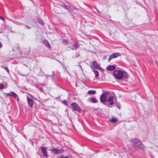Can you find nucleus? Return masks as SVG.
<instances>
[{
	"label": "nucleus",
	"instance_id": "f257e3e1",
	"mask_svg": "<svg viewBox=\"0 0 158 158\" xmlns=\"http://www.w3.org/2000/svg\"><path fill=\"white\" fill-rule=\"evenodd\" d=\"M113 74L116 78L118 80H121L122 81H127L129 77L128 74L126 72L123 71L122 72L119 70H115L113 73Z\"/></svg>",
	"mask_w": 158,
	"mask_h": 158
},
{
	"label": "nucleus",
	"instance_id": "f03ea898",
	"mask_svg": "<svg viewBox=\"0 0 158 158\" xmlns=\"http://www.w3.org/2000/svg\"><path fill=\"white\" fill-rule=\"evenodd\" d=\"M131 144L135 147H139L140 149H143L144 148L141 141L135 138L132 139Z\"/></svg>",
	"mask_w": 158,
	"mask_h": 158
},
{
	"label": "nucleus",
	"instance_id": "7ed1b4c3",
	"mask_svg": "<svg viewBox=\"0 0 158 158\" xmlns=\"http://www.w3.org/2000/svg\"><path fill=\"white\" fill-rule=\"evenodd\" d=\"M110 93L108 92L104 91L100 97V101L102 103L105 102L106 100V98L109 94Z\"/></svg>",
	"mask_w": 158,
	"mask_h": 158
},
{
	"label": "nucleus",
	"instance_id": "20e7f679",
	"mask_svg": "<svg viewBox=\"0 0 158 158\" xmlns=\"http://www.w3.org/2000/svg\"><path fill=\"white\" fill-rule=\"evenodd\" d=\"M73 111H76L80 112L81 110L79 106L76 102H73L71 104Z\"/></svg>",
	"mask_w": 158,
	"mask_h": 158
},
{
	"label": "nucleus",
	"instance_id": "39448f33",
	"mask_svg": "<svg viewBox=\"0 0 158 158\" xmlns=\"http://www.w3.org/2000/svg\"><path fill=\"white\" fill-rule=\"evenodd\" d=\"M90 67L91 68L97 69L100 70H103V69L95 61H93L92 63L90 64Z\"/></svg>",
	"mask_w": 158,
	"mask_h": 158
},
{
	"label": "nucleus",
	"instance_id": "423d86ee",
	"mask_svg": "<svg viewBox=\"0 0 158 158\" xmlns=\"http://www.w3.org/2000/svg\"><path fill=\"white\" fill-rule=\"evenodd\" d=\"M121 54L119 53H115L111 55L109 57L108 60V61L109 62L113 58H116L118 56H120Z\"/></svg>",
	"mask_w": 158,
	"mask_h": 158
},
{
	"label": "nucleus",
	"instance_id": "0eeeda50",
	"mask_svg": "<svg viewBox=\"0 0 158 158\" xmlns=\"http://www.w3.org/2000/svg\"><path fill=\"white\" fill-rule=\"evenodd\" d=\"M49 150L52 151L55 155L62 153L64 152V150L62 149H58L55 148H53Z\"/></svg>",
	"mask_w": 158,
	"mask_h": 158
},
{
	"label": "nucleus",
	"instance_id": "6e6552de",
	"mask_svg": "<svg viewBox=\"0 0 158 158\" xmlns=\"http://www.w3.org/2000/svg\"><path fill=\"white\" fill-rule=\"evenodd\" d=\"M108 96V98L107 99L106 101H107L108 102H110L109 103V105H113L114 104V102L113 101V96L111 95L110 93H109V95Z\"/></svg>",
	"mask_w": 158,
	"mask_h": 158
},
{
	"label": "nucleus",
	"instance_id": "1a4fd4ad",
	"mask_svg": "<svg viewBox=\"0 0 158 158\" xmlns=\"http://www.w3.org/2000/svg\"><path fill=\"white\" fill-rule=\"evenodd\" d=\"M43 155L46 157L48 156L47 152H46V148L44 147L41 146L40 148Z\"/></svg>",
	"mask_w": 158,
	"mask_h": 158
},
{
	"label": "nucleus",
	"instance_id": "9d476101",
	"mask_svg": "<svg viewBox=\"0 0 158 158\" xmlns=\"http://www.w3.org/2000/svg\"><path fill=\"white\" fill-rule=\"evenodd\" d=\"M10 96L13 97H14L16 99L17 101H18L19 100V98L18 97L17 95L13 92H11L10 93Z\"/></svg>",
	"mask_w": 158,
	"mask_h": 158
},
{
	"label": "nucleus",
	"instance_id": "9b49d317",
	"mask_svg": "<svg viewBox=\"0 0 158 158\" xmlns=\"http://www.w3.org/2000/svg\"><path fill=\"white\" fill-rule=\"evenodd\" d=\"M115 64L113 65H110L106 68V69L110 71L114 70L115 69Z\"/></svg>",
	"mask_w": 158,
	"mask_h": 158
},
{
	"label": "nucleus",
	"instance_id": "f8f14e48",
	"mask_svg": "<svg viewBox=\"0 0 158 158\" xmlns=\"http://www.w3.org/2000/svg\"><path fill=\"white\" fill-rule=\"evenodd\" d=\"M30 97L32 98V99H30V107H31L33 106V104L34 103L33 100H37L35 97H33L32 95L31 94Z\"/></svg>",
	"mask_w": 158,
	"mask_h": 158
},
{
	"label": "nucleus",
	"instance_id": "ddd939ff",
	"mask_svg": "<svg viewBox=\"0 0 158 158\" xmlns=\"http://www.w3.org/2000/svg\"><path fill=\"white\" fill-rule=\"evenodd\" d=\"M43 43L46 46V47H48V48L50 49L51 48V46L50 45V44L47 40H45L44 41Z\"/></svg>",
	"mask_w": 158,
	"mask_h": 158
},
{
	"label": "nucleus",
	"instance_id": "4468645a",
	"mask_svg": "<svg viewBox=\"0 0 158 158\" xmlns=\"http://www.w3.org/2000/svg\"><path fill=\"white\" fill-rule=\"evenodd\" d=\"M90 102L92 103H97L98 102L97 100L94 97H92L91 98Z\"/></svg>",
	"mask_w": 158,
	"mask_h": 158
},
{
	"label": "nucleus",
	"instance_id": "2eb2a0df",
	"mask_svg": "<svg viewBox=\"0 0 158 158\" xmlns=\"http://www.w3.org/2000/svg\"><path fill=\"white\" fill-rule=\"evenodd\" d=\"M73 46H74V48H72V49H77V48L79 45L78 43V42H75L74 44H73Z\"/></svg>",
	"mask_w": 158,
	"mask_h": 158
},
{
	"label": "nucleus",
	"instance_id": "dca6fc26",
	"mask_svg": "<svg viewBox=\"0 0 158 158\" xmlns=\"http://www.w3.org/2000/svg\"><path fill=\"white\" fill-rule=\"evenodd\" d=\"M87 93L89 95L94 94H96V91L94 90H90Z\"/></svg>",
	"mask_w": 158,
	"mask_h": 158
},
{
	"label": "nucleus",
	"instance_id": "f3484780",
	"mask_svg": "<svg viewBox=\"0 0 158 158\" xmlns=\"http://www.w3.org/2000/svg\"><path fill=\"white\" fill-rule=\"evenodd\" d=\"M37 22L38 23H40L42 25H44V23L43 21L40 18H38L37 19Z\"/></svg>",
	"mask_w": 158,
	"mask_h": 158
},
{
	"label": "nucleus",
	"instance_id": "a211bd4d",
	"mask_svg": "<svg viewBox=\"0 0 158 158\" xmlns=\"http://www.w3.org/2000/svg\"><path fill=\"white\" fill-rule=\"evenodd\" d=\"M118 120L117 119L113 118H112V119L110 120V122L112 123H114L117 122Z\"/></svg>",
	"mask_w": 158,
	"mask_h": 158
},
{
	"label": "nucleus",
	"instance_id": "6ab92c4d",
	"mask_svg": "<svg viewBox=\"0 0 158 158\" xmlns=\"http://www.w3.org/2000/svg\"><path fill=\"white\" fill-rule=\"evenodd\" d=\"M50 77L51 78L54 79V72L53 71H52V74L51 75H47V77Z\"/></svg>",
	"mask_w": 158,
	"mask_h": 158
},
{
	"label": "nucleus",
	"instance_id": "aec40b11",
	"mask_svg": "<svg viewBox=\"0 0 158 158\" xmlns=\"http://www.w3.org/2000/svg\"><path fill=\"white\" fill-rule=\"evenodd\" d=\"M93 71L94 73V74L95 76V77H98V74H99L98 71L95 70H94Z\"/></svg>",
	"mask_w": 158,
	"mask_h": 158
},
{
	"label": "nucleus",
	"instance_id": "412c9836",
	"mask_svg": "<svg viewBox=\"0 0 158 158\" xmlns=\"http://www.w3.org/2000/svg\"><path fill=\"white\" fill-rule=\"evenodd\" d=\"M65 9H67L69 12H70L71 14H72V12L71 10L67 8V6L65 5H64L62 6Z\"/></svg>",
	"mask_w": 158,
	"mask_h": 158
},
{
	"label": "nucleus",
	"instance_id": "4be33fe9",
	"mask_svg": "<svg viewBox=\"0 0 158 158\" xmlns=\"http://www.w3.org/2000/svg\"><path fill=\"white\" fill-rule=\"evenodd\" d=\"M115 104L118 108L119 109H120V105L119 103L118 102H115Z\"/></svg>",
	"mask_w": 158,
	"mask_h": 158
},
{
	"label": "nucleus",
	"instance_id": "5701e85b",
	"mask_svg": "<svg viewBox=\"0 0 158 158\" xmlns=\"http://www.w3.org/2000/svg\"><path fill=\"white\" fill-rule=\"evenodd\" d=\"M72 10H73V11L75 13H77V10L76 8H72Z\"/></svg>",
	"mask_w": 158,
	"mask_h": 158
},
{
	"label": "nucleus",
	"instance_id": "b1692460",
	"mask_svg": "<svg viewBox=\"0 0 158 158\" xmlns=\"http://www.w3.org/2000/svg\"><path fill=\"white\" fill-rule=\"evenodd\" d=\"M62 103L65 105H67L68 103L67 101L66 100H64L62 101Z\"/></svg>",
	"mask_w": 158,
	"mask_h": 158
},
{
	"label": "nucleus",
	"instance_id": "393cba45",
	"mask_svg": "<svg viewBox=\"0 0 158 158\" xmlns=\"http://www.w3.org/2000/svg\"><path fill=\"white\" fill-rule=\"evenodd\" d=\"M4 68L5 69V70L7 72V73H9V71L7 67H4Z\"/></svg>",
	"mask_w": 158,
	"mask_h": 158
},
{
	"label": "nucleus",
	"instance_id": "a878e982",
	"mask_svg": "<svg viewBox=\"0 0 158 158\" xmlns=\"http://www.w3.org/2000/svg\"><path fill=\"white\" fill-rule=\"evenodd\" d=\"M27 101L28 104H29V105L30 106V99L29 98V97L27 96Z\"/></svg>",
	"mask_w": 158,
	"mask_h": 158
},
{
	"label": "nucleus",
	"instance_id": "bb28decb",
	"mask_svg": "<svg viewBox=\"0 0 158 158\" xmlns=\"http://www.w3.org/2000/svg\"><path fill=\"white\" fill-rule=\"evenodd\" d=\"M38 89L39 90H40V91H41V92H43V89L41 87H38Z\"/></svg>",
	"mask_w": 158,
	"mask_h": 158
},
{
	"label": "nucleus",
	"instance_id": "cd10ccee",
	"mask_svg": "<svg viewBox=\"0 0 158 158\" xmlns=\"http://www.w3.org/2000/svg\"><path fill=\"white\" fill-rule=\"evenodd\" d=\"M4 85L2 84H0V89H2L4 87Z\"/></svg>",
	"mask_w": 158,
	"mask_h": 158
},
{
	"label": "nucleus",
	"instance_id": "c85d7f7f",
	"mask_svg": "<svg viewBox=\"0 0 158 158\" xmlns=\"http://www.w3.org/2000/svg\"><path fill=\"white\" fill-rule=\"evenodd\" d=\"M0 19L3 20V21H4L5 20V19L2 16H0Z\"/></svg>",
	"mask_w": 158,
	"mask_h": 158
},
{
	"label": "nucleus",
	"instance_id": "c756f323",
	"mask_svg": "<svg viewBox=\"0 0 158 158\" xmlns=\"http://www.w3.org/2000/svg\"><path fill=\"white\" fill-rule=\"evenodd\" d=\"M6 96H10V93H5Z\"/></svg>",
	"mask_w": 158,
	"mask_h": 158
},
{
	"label": "nucleus",
	"instance_id": "7c9ffc66",
	"mask_svg": "<svg viewBox=\"0 0 158 158\" xmlns=\"http://www.w3.org/2000/svg\"><path fill=\"white\" fill-rule=\"evenodd\" d=\"M56 99H59V100H60V96H58V97H57L56 98Z\"/></svg>",
	"mask_w": 158,
	"mask_h": 158
},
{
	"label": "nucleus",
	"instance_id": "2f4dec72",
	"mask_svg": "<svg viewBox=\"0 0 158 158\" xmlns=\"http://www.w3.org/2000/svg\"><path fill=\"white\" fill-rule=\"evenodd\" d=\"M26 28L27 29H29V26H26Z\"/></svg>",
	"mask_w": 158,
	"mask_h": 158
},
{
	"label": "nucleus",
	"instance_id": "473e14b6",
	"mask_svg": "<svg viewBox=\"0 0 158 158\" xmlns=\"http://www.w3.org/2000/svg\"><path fill=\"white\" fill-rule=\"evenodd\" d=\"M2 46V43L0 42V48H1Z\"/></svg>",
	"mask_w": 158,
	"mask_h": 158
},
{
	"label": "nucleus",
	"instance_id": "72a5a7b5",
	"mask_svg": "<svg viewBox=\"0 0 158 158\" xmlns=\"http://www.w3.org/2000/svg\"><path fill=\"white\" fill-rule=\"evenodd\" d=\"M97 11L98 12V13H100L98 10H97Z\"/></svg>",
	"mask_w": 158,
	"mask_h": 158
},
{
	"label": "nucleus",
	"instance_id": "f704fd0d",
	"mask_svg": "<svg viewBox=\"0 0 158 158\" xmlns=\"http://www.w3.org/2000/svg\"><path fill=\"white\" fill-rule=\"evenodd\" d=\"M67 40H64V42H67Z\"/></svg>",
	"mask_w": 158,
	"mask_h": 158
},
{
	"label": "nucleus",
	"instance_id": "c9c22d12",
	"mask_svg": "<svg viewBox=\"0 0 158 158\" xmlns=\"http://www.w3.org/2000/svg\"><path fill=\"white\" fill-rule=\"evenodd\" d=\"M57 73H58V75L59 74H60V73H59V72H57Z\"/></svg>",
	"mask_w": 158,
	"mask_h": 158
},
{
	"label": "nucleus",
	"instance_id": "e433bc0d",
	"mask_svg": "<svg viewBox=\"0 0 158 158\" xmlns=\"http://www.w3.org/2000/svg\"><path fill=\"white\" fill-rule=\"evenodd\" d=\"M109 16L110 17V15H109Z\"/></svg>",
	"mask_w": 158,
	"mask_h": 158
}]
</instances>
